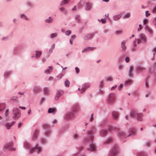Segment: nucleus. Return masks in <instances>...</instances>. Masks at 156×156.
Returning a JSON list of instances; mask_svg holds the SVG:
<instances>
[{
    "mask_svg": "<svg viewBox=\"0 0 156 156\" xmlns=\"http://www.w3.org/2000/svg\"><path fill=\"white\" fill-rule=\"evenodd\" d=\"M122 33V31L121 30H117L116 31V33L117 34H119Z\"/></svg>",
    "mask_w": 156,
    "mask_h": 156,
    "instance_id": "48",
    "label": "nucleus"
},
{
    "mask_svg": "<svg viewBox=\"0 0 156 156\" xmlns=\"http://www.w3.org/2000/svg\"><path fill=\"white\" fill-rule=\"evenodd\" d=\"M71 31L69 30H68L66 32V34L67 35H69L71 33Z\"/></svg>",
    "mask_w": 156,
    "mask_h": 156,
    "instance_id": "38",
    "label": "nucleus"
},
{
    "mask_svg": "<svg viewBox=\"0 0 156 156\" xmlns=\"http://www.w3.org/2000/svg\"><path fill=\"white\" fill-rule=\"evenodd\" d=\"M61 96V93L59 91H58L57 92L55 97V100H57L58 99L59 97Z\"/></svg>",
    "mask_w": 156,
    "mask_h": 156,
    "instance_id": "16",
    "label": "nucleus"
},
{
    "mask_svg": "<svg viewBox=\"0 0 156 156\" xmlns=\"http://www.w3.org/2000/svg\"><path fill=\"white\" fill-rule=\"evenodd\" d=\"M75 70L76 73H79L80 72V69L79 68L77 67H76L75 68Z\"/></svg>",
    "mask_w": 156,
    "mask_h": 156,
    "instance_id": "42",
    "label": "nucleus"
},
{
    "mask_svg": "<svg viewBox=\"0 0 156 156\" xmlns=\"http://www.w3.org/2000/svg\"><path fill=\"white\" fill-rule=\"evenodd\" d=\"M145 29L146 30H148V31L151 34L153 32V31L148 26H146L145 27Z\"/></svg>",
    "mask_w": 156,
    "mask_h": 156,
    "instance_id": "27",
    "label": "nucleus"
},
{
    "mask_svg": "<svg viewBox=\"0 0 156 156\" xmlns=\"http://www.w3.org/2000/svg\"><path fill=\"white\" fill-rule=\"evenodd\" d=\"M126 43V41H123L121 43V48L123 50H125L126 49V46L125 45V44Z\"/></svg>",
    "mask_w": 156,
    "mask_h": 156,
    "instance_id": "21",
    "label": "nucleus"
},
{
    "mask_svg": "<svg viewBox=\"0 0 156 156\" xmlns=\"http://www.w3.org/2000/svg\"><path fill=\"white\" fill-rule=\"evenodd\" d=\"M106 80L107 81H112V77H109L107 78Z\"/></svg>",
    "mask_w": 156,
    "mask_h": 156,
    "instance_id": "39",
    "label": "nucleus"
},
{
    "mask_svg": "<svg viewBox=\"0 0 156 156\" xmlns=\"http://www.w3.org/2000/svg\"><path fill=\"white\" fill-rule=\"evenodd\" d=\"M153 51L154 52V54L156 52V48H154L153 50Z\"/></svg>",
    "mask_w": 156,
    "mask_h": 156,
    "instance_id": "60",
    "label": "nucleus"
},
{
    "mask_svg": "<svg viewBox=\"0 0 156 156\" xmlns=\"http://www.w3.org/2000/svg\"><path fill=\"white\" fill-rule=\"evenodd\" d=\"M19 108L22 109H25L26 108L24 107L20 106Z\"/></svg>",
    "mask_w": 156,
    "mask_h": 156,
    "instance_id": "57",
    "label": "nucleus"
},
{
    "mask_svg": "<svg viewBox=\"0 0 156 156\" xmlns=\"http://www.w3.org/2000/svg\"><path fill=\"white\" fill-rule=\"evenodd\" d=\"M92 5L91 3L87 2L85 7V9L87 10H89L92 8Z\"/></svg>",
    "mask_w": 156,
    "mask_h": 156,
    "instance_id": "9",
    "label": "nucleus"
},
{
    "mask_svg": "<svg viewBox=\"0 0 156 156\" xmlns=\"http://www.w3.org/2000/svg\"><path fill=\"white\" fill-rule=\"evenodd\" d=\"M136 132V130L134 129H132L130 130V134L128 135V136H129L131 135H133Z\"/></svg>",
    "mask_w": 156,
    "mask_h": 156,
    "instance_id": "22",
    "label": "nucleus"
},
{
    "mask_svg": "<svg viewBox=\"0 0 156 156\" xmlns=\"http://www.w3.org/2000/svg\"><path fill=\"white\" fill-rule=\"evenodd\" d=\"M137 113H138L136 111L132 110L130 112V115L132 117H134L136 115V114L137 115Z\"/></svg>",
    "mask_w": 156,
    "mask_h": 156,
    "instance_id": "17",
    "label": "nucleus"
},
{
    "mask_svg": "<svg viewBox=\"0 0 156 156\" xmlns=\"http://www.w3.org/2000/svg\"><path fill=\"white\" fill-rule=\"evenodd\" d=\"M35 150H37V153H39L41 151V149L40 147L38 146H37L36 147L32 148L30 150L31 153H33Z\"/></svg>",
    "mask_w": 156,
    "mask_h": 156,
    "instance_id": "7",
    "label": "nucleus"
},
{
    "mask_svg": "<svg viewBox=\"0 0 156 156\" xmlns=\"http://www.w3.org/2000/svg\"><path fill=\"white\" fill-rule=\"evenodd\" d=\"M152 12H156V6L154 7V8Z\"/></svg>",
    "mask_w": 156,
    "mask_h": 156,
    "instance_id": "53",
    "label": "nucleus"
},
{
    "mask_svg": "<svg viewBox=\"0 0 156 156\" xmlns=\"http://www.w3.org/2000/svg\"><path fill=\"white\" fill-rule=\"evenodd\" d=\"M101 134L104 135H106L107 133V132L105 130H101Z\"/></svg>",
    "mask_w": 156,
    "mask_h": 156,
    "instance_id": "32",
    "label": "nucleus"
},
{
    "mask_svg": "<svg viewBox=\"0 0 156 156\" xmlns=\"http://www.w3.org/2000/svg\"><path fill=\"white\" fill-rule=\"evenodd\" d=\"M52 69V66H49V69L46 70L44 72L46 74H49L51 72V70Z\"/></svg>",
    "mask_w": 156,
    "mask_h": 156,
    "instance_id": "19",
    "label": "nucleus"
},
{
    "mask_svg": "<svg viewBox=\"0 0 156 156\" xmlns=\"http://www.w3.org/2000/svg\"><path fill=\"white\" fill-rule=\"evenodd\" d=\"M123 87V84H121L118 87V89L120 90Z\"/></svg>",
    "mask_w": 156,
    "mask_h": 156,
    "instance_id": "49",
    "label": "nucleus"
},
{
    "mask_svg": "<svg viewBox=\"0 0 156 156\" xmlns=\"http://www.w3.org/2000/svg\"><path fill=\"white\" fill-rule=\"evenodd\" d=\"M140 37L143 42H145L146 41V38L144 34H140Z\"/></svg>",
    "mask_w": 156,
    "mask_h": 156,
    "instance_id": "15",
    "label": "nucleus"
},
{
    "mask_svg": "<svg viewBox=\"0 0 156 156\" xmlns=\"http://www.w3.org/2000/svg\"><path fill=\"white\" fill-rule=\"evenodd\" d=\"M36 57L37 58H38L41 55V52L40 51H36Z\"/></svg>",
    "mask_w": 156,
    "mask_h": 156,
    "instance_id": "23",
    "label": "nucleus"
},
{
    "mask_svg": "<svg viewBox=\"0 0 156 156\" xmlns=\"http://www.w3.org/2000/svg\"><path fill=\"white\" fill-rule=\"evenodd\" d=\"M12 111L14 113L13 118L14 119H18L20 115L19 109L16 108H14Z\"/></svg>",
    "mask_w": 156,
    "mask_h": 156,
    "instance_id": "2",
    "label": "nucleus"
},
{
    "mask_svg": "<svg viewBox=\"0 0 156 156\" xmlns=\"http://www.w3.org/2000/svg\"><path fill=\"white\" fill-rule=\"evenodd\" d=\"M88 133L89 136V140L90 141V142L91 143L90 145V150L91 151H93L95 150L96 149V146L94 144H92V141L94 136L92 134V131H89Z\"/></svg>",
    "mask_w": 156,
    "mask_h": 156,
    "instance_id": "1",
    "label": "nucleus"
},
{
    "mask_svg": "<svg viewBox=\"0 0 156 156\" xmlns=\"http://www.w3.org/2000/svg\"><path fill=\"white\" fill-rule=\"evenodd\" d=\"M15 123V122H12L11 123H7L6 124V126L7 129H10V127L13 125Z\"/></svg>",
    "mask_w": 156,
    "mask_h": 156,
    "instance_id": "10",
    "label": "nucleus"
},
{
    "mask_svg": "<svg viewBox=\"0 0 156 156\" xmlns=\"http://www.w3.org/2000/svg\"><path fill=\"white\" fill-rule=\"evenodd\" d=\"M121 16L120 15L115 16L114 17V20H117L121 18Z\"/></svg>",
    "mask_w": 156,
    "mask_h": 156,
    "instance_id": "25",
    "label": "nucleus"
},
{
    "mask_svg": "<svg viewBox=\"0 0 156 156\" xmlns=\"http://www.w3.org/2000/svg\"><path fill=\"white\" fill-rule=\"evenodd\" d=\"M43 127L44 129H47L49 127V126L48 124L45 123L43 124Z\"/></svg>",
    "mask_w": 156,
    "mask_h": 156,
    "instance_id": "37",
    "label": "nucleus"
},
{
    "mask_svg": "<svg viewBox=\"0 0 156 156\" xmlns=\"http://www.w3.org/2000/svg\"><path fill=\"white\" fill-rule=\"evenodd\" d=\"M31 112V110L30 108L28 111V114H30V113Z\"/></svg>",
    "mask_w": 156,
    "mask_h": 156,
    "instance_id": "63",
    "label": "nucleus"
},
{
    "mask_svg": "<svg viewBox=\"0 0 156 156\" xmlns=\"http://www.w3.org/2000/svg\"><path fill=\"white\" fill-rule=\"evenodd\" d=\"M73 116V113L71 112L66 114L65 116V118L67 119H69L72 118Z\"/></svg>",
    "mask_w": 156,
    "mask_h": 156,
    "instance_id": "8",
    "label": "nucleus"
},
{
    "mask_svg": "<svg viewBox=\"0 0 156 156\" xmlns=\"http://www.w3.org/2000/svg\"><path fill=\"white\" fill-rule=\"evenodd\" d=\"M20 17L21 18H23L26 20H28L27 17L24 14L21 15L20 16Z\"/></svg>",
    "mask_w": 156,
    "mask_h": 156,
    "instance_id": "34",
    "label": "nucleus"
},
{
    "mask_svg": "<svg viewBox=\"0 0 156 156\" xmlns=\"http://www.w3.org/2000/svg\"><path fill=\"white\" fill-rule=\"evenodd\" d=\"M154 23L156 26V17L154 18Z\"/></svg>",
    "mask_w": 156,
    "mask_h": 156,
    "instance_id": "56",
    "label": "nucleus"
},
{
    "mask_svg": "<svg viewBox=\"0 0 156 156\" xmlns=\"http://www.w3.org/2000/svg\"><path fill=\"white\" fill-rule=\"evenodd\" d=\"M146 144L147 147H149V145H150V143L149 142H147L146 143Z\"/></svg>",
    "mask_w": 156,
    "mask_h": 156,
    "instance_id": "61",
    "label": "nucleus"
},
{
    "mask_svg": "<svg viewBox=\"0 0 156 156\" xmlns=\"http://www.w3.org/2000/svg\"><path fill=\"white\" fill-rule=\"evenodd\" d=\"M24 147L27 148H29L30 147V144L27 142L24 143Z\"/></svg>",
    "mask_w": 156,
    "mask_h": 156,
    "instance_id": "30",
    "label": "nucleus"
},
{
    "mask_svg": "<svg viewBox=\"0 0 156 156\" xmlns=\"http://www.w3.org/2000/svg\"><path fill=\"white\" fill-rule=\"evenodd\" d=\"M13 143L12 142L6 145L5 146V147L10 151H15L16 148L12 147L13 146Z\"/></svg>",
    "mask_w": 156,
    "mask_h": 156,
    "instance_id": "4",
    "label": "nucleus"
},
{
    "mask_svg": "<svg viewBox=\"0 0 156 156\" xmlns=\"http://www.w3.org/2000/svg\"><path fill=\"white\" fill-rule=\"evenodd\" d=\"M76 37V35H73L71 37V39H73V40L74 39H75V38Z\"/></svg>",
    "mask_w": 156,
    "mask_h": 156,
    "instance_id": "52",
    "label": "nucleus"
},
{
    "mask_svg": "<svg viewBox=\"0 0 156 156\" xmlns=\"http://www.w3.org/2000/svg\"><path fill=\"white\" fill-rule=\"evenodd\" d=\"M101 20L102 23H106V20L104 19H101Z\"/></svg>",
    "mask_w": 156,
    "mask_h": 156,
    "instance_id": "50",
    "label": "nucleus"
},
{
    "mask_svg": "<svg viewBox=\"0 0 156 156\" xmlns=\"http://www.w3.org/2000/svg\"><path fill=\"white\" fill-rule=\"evenodd\" d=\"M89 87V85L88 84H86L83 85L81 88V93H83L85 92L86 89V87Z\"/></svg>",
    "mask_w": 156,
    "mask_h": 156,
    "instance_id": "13",
    "label": "nucleus"
},
{
    "mask_svg": "<svg viewBox=\"0 0 156 156\" xmlns=\"http://www.w3.org/2000/svg\"><path fill=\"white\" fill-rule=\"evenodd\" d=\"M40 90V89L38 87H35L34 89V91L37 92Z\"/></svg>",
    "mask_w": 156,
    "mask_h": 156,
    "instance_id": "36",
    "label": "nucleus"
},
{
    "mask_svg": "<svg viewBox=\"0 0 156 156\" xmlns=\"http://www.w3.org/2000/svg\"><path fill=\"white\" fill-rule=\"evenodd\" d=\"M133 67L132 66H130L129 67V76H132L133 74L132 73V72L133 71Z\"/></svg>",
    "mask_w": 156,
    "mask_h": 156,
    "instance_id": "18",
    "label": "nucleus"
},
{
    "mask_svg": "<svg viewBox=\"0 0 156 156\" xmlns=\"http://www.w3.org/2000/svg\"><path fill=\"white\" fill-rule=\"evenodd\" d=\"M80 16L77 15H76L75 17V19L77 20V21H79V18H80Z\"/></svg>",
    "mask_w": 156,
    "mask_h": 156,
    "instance_id": "41",
    "label": "nucleus"
},
{
    "mask_svg": "<svg viewBox=\"0 0 156 156\" xmlns=\"http://www.w3.org/2000/svg\"><path fill=\"white\" fill-rule=\"evenodd\" d=\"M73 39H70V44H73Z\"/></svg>",
    "mask_w": 156,
    "mask_h": 156,
    "instance_id": "58",
    "label": "nucleus"
},
{
    "mask_svg": "<svg viewBox=\"0 0 156 156\" xmlns=\"http://www.w3.org/2000/svg\"><path fill=\"white\" fill-rule=\"evenodd\" d=\"M95 48H91L90 47H87L86 48H84V49L82 51V52L83 53L84 52L89 51L92 50L93 49H95Z\"/></svg>",
    "mask_w": 156,
    "mask_h": 156,
    "instance_id": "12",
    "label": "nucleus"
},
{
    "mask_svg": "<svg viewBox=\"0 0 156 156\" xmlns=\"http://www.w3.org/2000/svg\"><path fill=\"white\" fill-rule=\"evenodd\" d=\"M131 82V80H130L126 81L125 82V84L127 85V84L130 83Z\"/></svg>",
    "mask_w": 156,
    "mask_h": 156,
    "instance_id": "51",
    "label": "nucleus"
},
{
    "mask_svg": "<svg viewBox=\"0 0 156 156\" xmlns=\"http://www.w3.org/2000/svg\"><path fill=\"white\" fill-rule=\"evenodd\" d=\"M145 14H146V16L147 17L148 16H149L150 14L149 12V11H147L146 12Z\"/></svg>",
    "mask_w": 156,
    "mask_h": 156,
    "instance_id": "44",
    "label": "nucleus"
},
{
    "mask_svg": "<svg viewBox=\"0 0 156 156\" xmlns=\"http://www.w3.org/2000/svg\"><path fill=\"white\" fill-rule=\"evenodd\" d=\"M44 92L45 94H48L49 93V89L47 87H45L44 89Z\"/></svg>",
    "mask_w": 156,
    "mask_h": 156,
    "instance_id": "26",
    "label": "nucleus"
},
{
    "mask_svg": "<svg viewBox=\"0 0 156 156\" xmlns=\"http://www.w3.org/2000/svg\"><path fill=\"white\" fill-rule=\"evenodd\" d=\"M139 27L138 29V31H140V30L142 28L141 27V25H139Z\"/></svg>",
    "mask_w": 156,
    "mask_h": 156,
    "instance_id": "54",
    "label": "nucleus"
},
{
    "mask_svg": "<svg viewBox=\"0 0 156 156\" xmlns=\"http://www.w3.org/2000/svg\"><path fill=\"white\" fill-rule=\"evenodd\" d=\"M57 34L54 33L52 34L50 36L51 38H54V37H56L57 36Z\"/></svg>",
    "mask_w": 156,
    "mask_h": 156,
    "instance_id": "35",
    "label": "nucleus"
},
{
    "mask_svg": "<svg viewBox=\"0 0 156 156\" xmlns=\"http://www.w3.org/2000/svg\"><path fill=\"white\" fill-rule=\"evenodd\" d=\"M137 69L138 70H139L140 71H143L145 69V68L143 67L140 66V67H138L137 68Z\"/></svg>",
    "mask_w": 156,
    "mask_h": 156,
    "instance_id": "31",
    "label": "nucleus"
},
{
    "mask_svg": "<svg viewBox=\"0 0 156 156\" xmlns=\"http://www.w3.org/2000/svg\"><path fill=\"white\" fill-rule=\"evenodd\" d=\"M93 113L91 115V117L90 118V122H92L94 120V118L93 117Z\"/></svg>",
    "mask_w": 156,
    "mask_h": 156,
    "instance_id": "43",
    "label": "nucleus"
},
{
    "mask_svg": "<svg viewBox=\"0 0 156 156\" xmlns=\"http://www.w3.org/2000/svg\"><path fill=\"white\" fill-rule=\"evenodd\" d=\"M148 20H147L145 19V20H144V24H147L148 23Z\"/></svg>",
    "mask_w": 156,
    "mask_h": 156,
    "instance_id": "47",
    "label": "nucleus"
},
{
    "mask_svg": "<svg viewBox=\"0 0 156 156\" xmlns=\"http://www.w3.org/2000/svg\"><path fill=\"white\" fill-rule=\"evenodd\" d=\"M9 109H6L5 112V115L7 117L9 115Z\"/></svg>",
    "mask_w": 156,
    "mask_h": 156,
    "instance_id": "40",
    "label": "nucleus"
},
{
    "mask_svg": "<svg viewBox=\"0 0 156 156\" xmlns=\"http://www.w3.org/2000/svg\"><path fill=\"white\" fill-rule=\"evenodd\" d=\"M61 11H63L64 10V9L63 8H61L59 9Z\"/></svg>",
    "mask_w": 156,
    "mask_h": 156,
    "instance_id": "64",
    "label": "nucleus"
},
{
    "mask_svg": "<svg viewBox=\"0 0 156 156\" xmlns=\"http://www.w3.org/2000/svg\"><path fill=\"white\" fill-rule=\"evenodd\" d=\"M130 16V13H127L124 17V18H129Z\"/></svg>",
    "mask_w": 156,
    "mask_h": 156,
    "instance_id": "33",
    "label": "nucleus"
},
{
    "mask_svg": "<svg viewBox=\"0 0 156 156\" xmlns=\"http://www.w3.org/2000/svg\"><path fill=\"white\" fill-rule=\"evenodd\" d=\"M115 99L114 94L113 93H111L108 96L107 101L109 103H112L115 102Z\"/></svg>",
    "mask_w": 156,
    "mask_h": 156,
    "instance_id": "3",
    "label": "nucleus"
},
{
    "mask_svg": "<svg viewBox=\"0 0 156 156\" xmlns=\"http://www.w3.org/2000/svg\"><path fill=\"white\" fill-rule=\"evenodd\" d=\"M105 18H108V14H105Z\"/></svg>",
    "mask_w": 156,
    "mask_h": 156,
    "instance_id": "55",
    "label": "nucleus"
},
{
    "mask_svg": "<svg viewBox=\"0 0 156 156\" xmlns=\"http://www.w3.org/2000/svg\"><path fill=\"white\" fill-rule=\"evenodd\" d=\"M69 82L68 80H66L65 82V86L67 87H68L69 86Z\"/></svg>",
    "mask_w": 156,
    "mask_h": 156,
    "instance_id": "29",
    "label": "nucleus"
},
{
    "mask_svg": "<svg viewBox=\"0 0 156 156\" xmlns=\"http://www.w3.org/2000/svg\"><path fill=\"white\" fill-rule=\"evenodd\" d=\"M78 135L77 134H75L74 137L75 139H76L78 137Z\"/></svg>",
    "mask_w": 156,
    "mask_h": 156,
    "instance_id": "59",
    "label": "nucleus"
},
{
    "mask_svg": "<svg viewBox=\"0 0 156 156\" xmlns=\"http://www.w3.org/2000/svg\"><path fill=\"white\" fill-rule=\"evenodd\" d=\"M117 146L115 145L114 147V149H113L111 152L109 156H115L116 153V148Z\"/></svg>",
    "mask_w": 156,
    "mask_h": 156,
    "instance_id": "6",
    "label": "nucleus"
},
{
    "mask_svg": "<svg viewBox=\"0 0 156 156\" xmlns=\"http://www.w3.org/2000/svg\"><path fill=\"white\" fill-rule=\"evenodd\" d=\"M123 68V66L121 65H119V69L120 70Z\"/></svg>",
    "mask_w": 156,
    "mask_h": 156,
    "instance_id": "46",
    "label": "nucleus"
},
{
    "mask_svg": "<svg viewBox=\"0 0 156 156\" xmlns=\"http://www.w3.org/2000/svg\"><path fill=\"white\" fill-rule=\"evenodd\" d=\"M56 112V109L55 108H49L48 112V113H51Z\"/></svg>",
    "mask_w": 156,
    "mask_h": 156,
    "instance_id": "14",
    "label": "nucleus"
},
{
    "mask_svg": "<svg viewBox=\"0 0 156 156\" xmlns=\"http://www.w3.org/2000/svg\"><path fill=\"white\" fill-rule=\"evenodd\" d=\"M70 0H64L62 2L60 3L61 5L67 4L69 1Z\"/></svg>",
    "mask_w": 156,
    "mask_h": 156,
    "instance_id": "24",
    "label": "nucleus"
},
{
    "mask_svg": "<svg viewBox=\"0 0 156 156\" xmlns=\"http://www.w3.org/2000/svg\"><path fill=\"white\" fill-rule=\"evenodd\" d=\"M125 61L127 62H128L129 61V57H127L125 58Z\"/></svg>",
    "mask_w": 156,
    "mask_h": 156,
    "instance_id": "45",
    "label": "nucleus"
},
{
    "mask_svg": "<svg viewBox=\"0 0 156 156\" xmlns=\"http://www.w3.org/2000/svg\"><path fill=\"white\" fill-rule=\"evenodd\" d=\"M52 21V19L51 17H49L48 19H47L46 20L45 22L47 23H51Z\"/></svg>",
    "mask_w": 156,
    "mask_h": 156,
    "instance_id": "28",
    "label": "nucleus"
},
{
    "mask_svg": "<svg viewBox=\"0 0 156 156\" xmlns=\"http://www.w3.org/2000/svg\"><path fill=\"white\" fill-rule=\"evenodd\" d=\"M94 34H88L86 35L84 37V39L85 40L89 39L94 36Z\"/></svg>",
    "mask_w": 156,
    "mask_h": 156,
    "instance_id": "11",
    "label": "nucleus"
},
{
    "mask_svg": "<svg viewBox=\"0 0 156 156\" xmlns=\"http://www.w3.org/2000/svg\"><path fill=\"white\" fill-rule=\"evenodd\" d=\"M22 124L21 123H19L18 125V127L20 128L21 126L22 125Z\"/></svg>",
    "mask_w": 156,
    "mask_h": 156,
    "instance_id": "62",
    "label": "nucleus"
},
{
    "mask_svg": "<svg viewBox=\"0 0 156 156\" xmlns=\"http://www.w3.org/2000/svg\"><path fill=\"white\" fill-rule=\"evenodd\" d=\"M137 120L139 121H141L142 119V114L140 113H137Z\"/></svg>",
    "mask_w": 156,
    "mask_h": 156,
    "instance_id": "20",
    "label": "nucleus"
},
{
    "mask_svg": "<svg viewBox=\"0 0 156 156\" xmlns=\"http://www.w3.org/2000/svg\"><path fill=\"white\" fill-rule=\"evenodd\" d=\"M119 114L118 112L116 111H113L112 113V115L113 118L115 120H117L118 119Z\"/></svg>",
    "mask_w": 156,
    "mask_h": 156,
    "instance_id": "5",
    "label": "nucleus"
}]
</instances>
